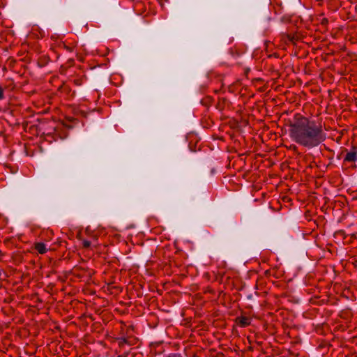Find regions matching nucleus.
<instances>
[{"mask_svg": "<svg viewBox=\"0 0 357 357\" xmlns=\"http://www.w3.org/2000/svg\"><path fill=\"white\" fill-rule=\"evenodd\" d=\"M276 271L277 269H266L264 272V274L266 276H270L273 275L275 278H278L282 275L283 271L281 270L280 273H278Z\"/></svg>", "mask_w": 357, "mask_h": 357, "instance_id": "5", "label": "nucleus"}, {"mask_svg": "<svg viewBox=\"0 0 357 357\" xmlns=\"http://www.w3.org/2000/svg\"><path fill=\"white\" fill-rule=\"evenodd\" d=\"M236 324L241 327H246L250 324V319L246 317H238L236 319Z\"/></svg>", "mask_w": 357, "mask_h": 357, "instance_id": "3", "label": "nucleus"}, {"mask_svg": "<svg viewBox=\"0 0 357 357\" xmlns=\"http://www.w3.org/2000/svg\"><path fill=\"white\" fill-rule=\"evenodd\" d=\"M84 79H85V76L81 75L79 77L73 78L72 79V82L76 86H81L82 84Z\"/></svg>", "mask_w": 357, "mask_h": 357, "instance_id": "6", "label": "nucleus"}, {"mask_svg": "<svg viewBox=\"0 0 357 357\" xmlns=\"http://www.w3.org/2000/svg\"><path fill=\"white\" fill-rule=\"evenodd\" d=\"M123 343L131 344V343L126 339H123V341L120 342V344L121 345Z\"/></svg>", "mask_w": 357, "mask_h": 357, "instance_id": "12", "label": "nucleus"}, {"mask_svg": "<svg viewBox=\"0 0 357 357\" xmlns=\"http://www.w3.org/2000/svg\"><path fill=\"white\" fill-rule=\"evenodd\" d=\"M346 236H347L346 234H345L344 231H343V230H339L335 233V238H341L342 239H345Z\"/></svg>", "mask_w": 357, "mask_h": 357, "instance_id": "7", "label": "nucleus"}, {"mask_svg": "<svg viewBox=\"0 0 357 357\" xmlns=\"http://www.w3.org/2000/svg\"><path fill=\"white\" fill-rule=\"evenodd\" d=\"M357 160V146H353L344 158V162H355Z\"/></svg>", "mask_w": 357, "mask_h": 357, "instance_id": "2", "label": "nucleus"}, {"mask_svg": "<svg viewBox=\"0 0 357 357\" xmlns=\"http://www.w3.org/2000/svg\"><path fill=\"white\" fill-rule=\"evenodd\" d=\"M82 245L84 248H89L91 245V242L89 241L84 240L82 243Z\"/></svg>", "mask_w": 357, "mask_h": 357, "instance_id": "9", "label": "nucleus"}, {"mask_svg": "<svg viewBox=\"0 0 357 357\" xmlns=\"http://www.w3.org/2000/svg\"><path fill=\"white\" fill-rule=\"evenodd\" d=\"M289 136L294 142L309 149L318 146L326 138L321 124L298 113L289 123Z\"/></svg>", "mask_w": 357, "mask_h": 357, "instance_id": "1", "label": "nucleus"}, {"mask_svg": "<svg viewBox=\"0 0 357 357\" xmlns=\"http://www.w3.org/2000/svg\"><path fill=\"white\" fill-rule=\"evenodd\" d=\"M5 98V96H4V88L2 87L1 85H0V100H3Z\"/></svg>", "mask_w": 357, "mask_h": 357, "instance_id": "10", "label": "nucleus"}, {"mask_svg": "<svg viewBox=\"0 0 357 357\" xmlns=\"http://www.w3.org/2000/svg\"><path fill=\"white\" fill-rule=\"evenodd\" d=\"M34 249L40 254H44L47 252L45 244L41 242L36 243L34 244Z\"/></svg>", "mask_w": 357, "mask_h": 357, "instance_id": "4", "label": "nucleus"}, {"mask_svg": "<svg viewBox=\"0 0 357 357\" xmlns=\"http://www.w3.org/2000/svg\"><path fill=\"white\" fill-rule=\"evenodd\" d=\"M59 47L60 48L64 49V50H66V51L70 52H73V49H74V47H73L68 46V45H66L64 43H61L59 44Z\"/></svg>", "mask_w": 357, "mask_h": 357, "instance_id": "8", "label": "nucleus"}, {"mask_svg": "<svg viewBox=\"0 0 357 357\" xmlns=\"http://www.w3.org/2000/svg\"><path fill=\"white\" fill-rule=\"evenodd\" d=\"M356 238V234H352L351 238Z\"/></svg>", "mask_w": 357, "mask_h": 357, "instance_id": "13", "label": "nucleus"}, {"mask_svg": "<svg viewBox=\"0 0 357 357\" xmlns=\"http://www.w3.org/2000/svg\"><path fill=\"white\" fill-rule=\"evenodd\" d=\"M158 3H160V6H161L162 8H163V7H164V5H165V2H167V1H168V0H158Z\"/></svg>", "mask_w": 357, "mask_h": 357, "instance_id": "11", "label": "nucleus"}]
</instances>
